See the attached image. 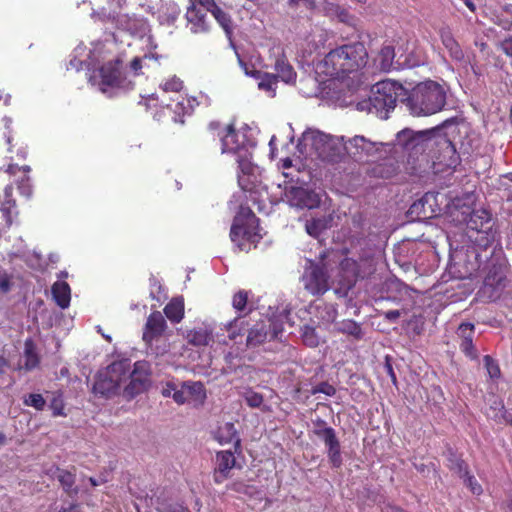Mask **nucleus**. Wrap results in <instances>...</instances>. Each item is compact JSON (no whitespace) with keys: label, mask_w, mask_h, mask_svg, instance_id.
I'll return each instance as SVG.
<instances>
[{"label":"nucleus","mask_w":512,"mask_h":512,"mask_svg":"<svg viewBox=\"0 0 512 512\" xmlns=\"http://www.w3.org/2000/svg\"><path fill=\"white\" fill-rule=\"evenodd\" d=\"M368 60L366 47L361 42L341 45L329 51L320 63L322 72L332 78H343L363 68Z\"/></svg>","instance_id":"obj_1"},{"label":"nucleus","mask_w":512,"mask_h":512,"mask_svg":"<svg viewBox=\"0 0 512 512\" xmlns=\"http://www.w3.org/2000/svg\"><path fill=\"white\" fill-rule=\"evenodd\" d=\"M446 104L443 87L427 80L417 84L406 98V106L414 116H429L440 112Z\"/></svg>","instance_id":"obj_2"},{"label":"nucleus","mask_w":512,"mask_h":512,"mask_svg":"<svg viewBox=\"0 0 512 512\" xmlns=\"http://www.w3.org/2000/svg\"><path fill=\"white\" fill-rule=\"evenodd\" d=\"M30 172L31 168L28 165L9 164L4 169V173L9 176L10 180V183L4 188L3 195H0V211L4 219L3 227L6 229L13 224L12 209L16 207V200L13 198V185H16L19 193L26 199H30L32 196Z\"/></svg>","instance_id":"obj_3"},{"label":"nucleus","mask_w":512,"mask_h":512,"mask_svg":"<svg viewBox=\"0 0 512 512\" xmlns=\"http://www.w3.org/2000/svg\"><path fill=\"white\" fill-rule=\"evenodd\" d=\"M406 91L402 84L392 80H382L372 88L368 100L358 103V109H367L380 119H387L389 113L396 107L399 97L405 96Z\"/></svg>","instance_id":"obj_4"},{"label":"nucleus","mask_w":512,"mask_h":512,"mask_svg":"<svg viewBox=\"0 0 512 512\" xmlns=\"http://www.w3.org/2000/svg\"><path fill=\"white\" fill-rule=\"evenodd\" d=\"M451 214L454 221L460 224L464 223L467 228L478 233L479 237L475 239L478 246L486 249L494 242V222L489 210L485 208L471 209L469 206H463L455 208Z\"/></svg>","instance_id":"obj_5"},{"label":"nucleus","mask_w":512,"mask_h":512,"mask_svg":"<svg viewBox=\"0 0 512 512\" xmlns=\"http://www.w3.org/2000/svg\"><path fill=\"white\" fill-rule=\"evenodd\" d=\"M262 236L259 233V219L250 208H241L235 216L230 230V239L241 251H249L256 246Z\"/></svg>","instance_id":"obj_6"},{"label":"nucleus","mask_w":512,"mask_h":512,"mask_svg":"<svg viewBox=\"0 0 512 512\" xmlns=\"http://www.w3.org/2000/svg\"><path fill=\"white\" fill-rule=\"evenodd\" d=\"M430 134V131L415 132L408 128L397 133V143L407 155V163L414 170L421 168L422 163L429 161L426 150L431 141Z\"/></svg>","instance_id":"obj_7"},{"label":"nucleus","mask_w":512,"mask_h":512,"mask_svg":"<svg viewBox=\"0 0 512 512\" xmlns=\"http://www.w3.org/2000/svg\"><path fill=\"white\" fill-rule=\"evenodd\" d=\"M127 370L122 362H113L97 373L93 384V393L110 397L117 393L121 383L126 379Z\"/></svg>","instance_id":"obj_8"},{"label":"nucleus","mask_w":512,"mask_h":512,"mask_svg":"<svg viewBox=\"0 0 512 512\" xmlns=\"http://www.w3.org/2000/svg\"><path fill=\"white\" fill-rule=\"evenodd\" d=\"M325 257L326 252L324 251L320 254L321 263L308 260L302 274L301 282L304 289L312 296H322L330 288L327 268L322 263Z\"/></svg>","instance_id":"obj_9"},{"label":"nucleus","mask_w":512,"mask_h":512,"mask_svg":"<svg viewBox=\"0 0 512 512\" xmlns=\"http://www.w3.org/2000/svg\"><path fill=\"white\" fill-rule=\"evenodd\" d=\"M151 365L147 361H137L130 373V382L125 387V393L130 397L145 392L151 384Z\"/></svg>","instance_id":"obj_10"},{"label":"nucleus","mask_w":512,"mask_h":512,"mask_svg":"<svg viewBox=\"0 0 512 512\" xmlns=\"http://www.w3.org/2000/svg\"><path fill=\"white\" fill-rule=\"evenodd\" d=\"M314 434L323 440L325 446L327 447V455L329 461L334 468H339L342 463L341 456V445L336 436V432L332 427H324L321 429H314Z\"/></svg>","instance_id":"obj_11"},{"label":"nucleus","mask_w":512,"mask_h":512,"mask_svg":"<svg viewBox=\"0 0 512 512\" xmlns=\"http://www.w3.org/2000/svg\"><path fill=\"white\" fill-rule=\"evenodd\" d=\"M270 56L274 57L273 68L276 71L278 80H282L285 83H294L296 81L297 74L289 63L284 49L280 46L273 47L270 50Z\"/></svg>","instance_id":"obj_12"},{"label":"nucleus","mask_w":512,"mask_h":512,"mask_svg":"<svg viewBox=\"0 0 512 512\" xmlns=\"http://www.w3.org/2000/svg\"><path fill=\"white\" fill-rule=\"evenodd\" d=\"M249 140L244 133L236 130L233 123L227 124L224 141L221 145V153L238 154L241 151L247 150Z\"/></svg>","instance_id":"obj_13"},{"label":"nucleus","mask_w":512,"mask_h":512,"mask_svg":"<svg viewBox=\"0 0 512 512\" xmlns=\"http://www.w3.org/2000/svg\"><path fill=\"white\" fill-rule=\"evenodd\" d=\"M167 323L160 311H153L147 318L143 331V341L151 345L165 333Z\"/></svg>","instance_id":"obj_14"},{"label":"nucleus","mask_w":512,"mask_h":512,"mask_svg":"<svg viewBox=\"0 0 512 512\" xmlns=\"http://www.w3.org/2000/svg\"><path fill=\"white\" fill-rule=\"evenodd\" d=\"M236 465L234 452L230 450L219 451L216 453V466L213 472L214 482L223 483L230 477V471Z\"/></svg>","instance_id":"obj_15"},{"label":"nucleus","mask_w":512,"mask_h":512,"mask_svg":"<svg viewBox=\"0 0 512 512\" xmlns=\"http://www.w3.org/2000/svg\"><path fill=\"white\" fill-rule=\"evenodd\" d=\"M227 125L219 121H211L201 135V143L205 148L215 149L221 147L224 141Z\"/></svg>","instance_id":"obj_16"},{"label":"nucleus","mask_w":512,"mask_h":512,"mask_svg":"<svg viewBox=\"0 0 512 512\" xmlns=\"http://www.w3.org/2000/svg\"><path fill=\"white\" fill-rule=\"evenodd\" d=\"M120 60L109 61L99 69L101 85L104 87H118L121 84Z\"/></svg>","instance_id":"obj_17"},{"label":"nucleus","mask_w":512,"mask_h":512,"mask_svg":"<svg viewBox=\"0 0 512 512\" xmlns=\"http://www.w3.org/2000/svg\"><path fill=\"white\" fill-rule=\"evenodd\" d=\"M181 390H184L186 402H191L194 406H202L206 401V389L200 381H185L181 384Z\"/></svg>","instance_id":"obj_18"},{"label":"nucleus","mask_w":512,"mask_h":512,"mask_svg":"<svg viewBox=\"0 0 512 512\" xmlns=\"http://www.w3.org/2000/svg\"><path fill=\"white\" fill-rule=\"evenodd\" d=\"M214 438L222 445L233 443L235 453L241 452V439L233 423L226 422L219 426L214 433Z\"/></svg>","instance_id":"obj_19"},{"label":"nucleus","mask_w":512,"mask_h":512,"mask_svg":"<svg viewBox=\"0 0 512 512\" xmlns=\"http://www.w3.org/2000/svg\"><path fill=\"white\" fill-rule=\"evenodd\" d=\"M292 201L299 208L313 209L320 205L321 199L312 190L295 188L292 190Z\"/></svg>","instance_id":"obj_20"},{"label":"nucleus","mask_w":512,"mask_h":512,"mask_svg":"<svg viewBox=\"0 0 512 512\" xmlns=\"http://www.w3.org/2000/svg\"><path fill=\"white\" fill-rule=\"evenodd\" d=\"M186 19L191 24L193 33H204L209 30L206 13L196 6L195 3L188 8Z\"/></svg>","instance_id":"obj_21"},{"label":"nucleus","mask_w":512,"mask_h":512,"mask_svg":"<svg viewBox=\"0 0 512 512\" xmlns=\"http://www.w3.org/2000/svg\"><path fill=\"white\" fill-rule=\"evenodd\" d=\"M439 35L441 42L444 45V47L448 50L450 57L457 62L463 61L464 52L460 44L454 38L450 28H442L439 32Z\"/></svg>","instance_id":"obj_22"},{"label":"nucleus","mask_w":512,"mask_h":512,"mask_svg":"<svg viewBox=\"0 0 512 512\" xmlns=\"http://www.w3.org/2000/svg\"><path fill=\"white\" fill-rule=\"evenodd\" d=\"M165 316L172 323H179L184 318V299L183 297L172 298L164 307Z\"/></svg>","instance_id":"obj_23"},{"label":"nucleus","mask_w":512,"mask_h":512,"mask_svg":"<svg viewBox=\"0 0 512 512\" xmlns=\"http://www.w3.org/2000/svg\"><path fill=\"white\" fill-rule=\"evenodd\" d=\"M52 295L56 304L65 309L69 306L71 300L70 286L66 282H56L52 286Z\"/></svg>","instance_id":"obj_24"},{"label":"nucleus","mask_w":512,"mask_h":512,"mask_svg":"<svg viewBox=\"0 0 512 512\" xmlns=\"http://www.w3.org/2000/svg\"><path fill=\"white\" fill-rule=\"evenodd\" d=\"M331 218L325 216L319 218H311L306 221L305 229L306 232L314 237L319 238L321 234L330 227Z\"/></svg>","instance_id":"obj_25"},{"label":"nucleus","mask_w":512,"mask_h":512,"mask_svg":"<svg viewBox=\"0 0 512 512\" xmlns=\"http://www.w3.org/2000/svg\"><path fill=\"white\" fill-rule=\"evenodd\" d=\"M504 277L499 275L496 272L489 271V273L484 278L483 287L481 289L482 293L488 294L489 298L495 297V292L502 286Z\"/></svg>","instance_id":"obj_26"},{"label":"nucleus","mask_w":512,"mask_h":512,"mask_svg":"<svg viewBox=\"0 0 512 512\" xmlns=\"http://www.w3.org/2000/svg\"><path fill=\"white\" fill-rule=\"evenodd\" d=\"M24 368L31 371L38 367L40 363L39 356L36 352V346L32 339H27L24 344Z\"/></svg>","instance_id":"obj_27"},{"label":"nucleus","mask_w":512,"mask_h":512,"mask_svg":"<svg viewBox=\"0 0 512 512\" xmlns=\"http://www.w3.org/2000/svg\"><path fill=\"white\" fill-rule=\"evenodd\" d=\"M395 49L392 45H383L377 57L379 67L382 71L388 72L393 68Z\"/></svg>","instance_id":"obj_28"},{"label":"nucleus","mask_w":512,"mask_h":512,"mask_svg":"<svg viewBox=\"0 0 512 512\" xmlns=\"http://www.w3.org/2000/svg\"><path fill=\"white\" fill-rule=\"evenodd\" d=\"M456 466L459 472H464L463 477L465 484L470 488L471 492L475 495H480L483 492L482 486L478 483L477 479L468 471L467 464L462 459L456 461Z\"/></svg>","instance_id":"obj_29"},{"label":"nucleus","mask_w":512,"mask_h":512,"mask_svg":"<svg viewBox=\"0 0 512 512\" xmlns=\"http://www.w3.org/2000/svg\"><path fill=\"white\" fill-rule=\"evenodd\" d=\"M161 394L163 397H172L178 405L186 403L187 398L184 396V390L177 389V386L172 381L161 383Z\"/></svg>","instance_id":"obj_30"},{"label":"nucleus","mask_w":512,"mask_h":512,"mask_svg":"<svg viewBox=\"0 0 512 512\" xmlns=\"http://www.w3.org/2000/svg\"><path fill=\"white\" fill-rule=\"evenodd\" d=\"M268 332L264 324L257 323L254 325L247 336V346L256 347L265 342L267 339Z\"/></svg>","instance_id":"obj_31"},{"label":"nucleus","mask_w":512,"mask_h":512,"mask_svg":"<svg viewBox=\"0 0 512 512\" xmlns=\"http://www.w3.org/2000/svg\"><path fill=\"white\" fill-rule=\"evenodd\" d=\"M187 339L192 345L206 346L211 341L212 335L206 328H197L188 332Z\"/></svg>","instance_id":"obj_32"},{"label":"nucleus","mask_w":512,"mask_h":512,"mask_svg":"<svg viewBox=\"0 0 512 512\" xmlns=\"http://www.w3.org/2000/svg\"><path fill=\"white\" fill-rule=\"evenodd\" d=\"M337 330L343 334L350 335L354 337L355 339L359 340L363 336L362 328L360 324H358L354 320H344L342 321Z\"/></svg>","instance_id":"obj_33"},{"label":"nucleus","mask_w":512,"mask_h":512,"mask_svg":"<svg viewBox=\"0 0 512 512\" xmlns=\"http://www.w3.org/2000/svg\"><path fill=\"white\" fill-rule=\"evenodd\" d=\"M278 83V76L271 73H264L260 78L258 87L261 90L271 93V96L275 95L276 85Z\"/></svg>","instance_id":"obj_34"},{"label":"nucleus","mask_w":512,"mask_h":512,"mask_svg":"<svg viewBox=\"0 0 512 512\" xmlns=\"http://www.w3.org/2000/svg\"><path fill=\"white\" fill-rule=\"evenodd\" d=\"M59 473L57 475V479L60 482L62 488L66 493H70L73 490V486L75 484V474L70 471L58 469Z\"/></svg>","instance_id":"obj_35"},{"label":"nucleus","mask_w":512,"mask_h":512,"mask_svg":"<svg viewBox=\"0 0 512 512\" xmlns=\"http://www.w3.org/2000/svg\"><path fill=\"white\" fill-rule=\"evenodd\" d=\"M25 406L33 407L37 411H42L46 405V400L40 393H30L23 397Z\"/></svg>","instance_id":"obj_36"},{"label":"nucleus","mask_w":512,"mask_h":512,"mask_svg":"<svg viewBox=\"0 0 512 512\" xmlns=\"http://www.w3.org/2000/svg\"><path fill=\"white\" fill-rule=\"evenodd\" d=\"M484 366L489 377L493 380H497L501 377V369L498 362L492 358L490 355H485L483 357Z\"/></svg>","instance_id":"obj_37"},{"label":"nucleus","mask_w":512,"mask_h":512,"mask_svg":"<svg viewBox=\"0 0 512 512\" xmlns=\"http://www.w3.org/2000/svg\"><path fill=\"white\" fill-rule=\"evenodd\" d=\"M211 14L214 16L219 25L225 30L226 33H230L231 31V18L230 16L224 12L219 6L211 11Z\"/></svg>","instance_id":"obj_38"},{"label":"nucleus","mask_w":512,"mask_h":512,"mask_svg":"<svg viewBox=\"0 0 512 512\" xmlns=\"http://www.w3.org/2000/svg\"><path fill=\"white\" fill-rule=\"evenodd\" d=\"M461 352L471 360H477L479 357L478 350L473 343V338L462 340L459 342Z\"/></svg>","instance_id":"obj_39"},{"label":"nucleus","mask_w":512,"mask_h":512,"mask_svg":"<svg viewBox=\"0 0 512 512\" xmlns=\"http://www.w3.org/2000/svg\"><path fill=\"white\" fill-rule=\"evenodd\" d=\"M302 340L309 347H316L319 344V339L314 327L305 326L302 332Z\"/></svg>","instance_id":"obj_40"},{"label":"nucleus","mask_w":512,"mask_h":512,"mask_svg":"<svg viewBox=\"0 0 512 512\" xmlns=\"http://www.w3.org/2000/svg\"><path fill=\"white\" fill-rule=\"evenodd\" d=\"M475 333V326L470 322H463L458 326L456 331L460 341L473 338Z\"/></svg>","instance_id":"obj_41"},{"label":"nucleus","mask_w":512,"mask_h":512,"mask_svg":"<svg viewBox=\"0 0 512 512\" xmlns=\"http://www.w3.org/2000/svg\"><path fill=\"white\" fill-rule=\"evenodd\" d=\"M244 398L247 405L251 408H259L264 402L263 395L253 390L247 391L244 395Z\"/></svg>","instance_id":"obj_42"},{"label":"nucleus","mask_w":512,"mask_h":512,"mask_svg":"<svg viewBox=\"0 0 512 512\" xmlns=\"http://www.w3.org/2000/svg\"><path fill=\"white\" fill-rule=\"evenodd\" d=\"M248 302V292L245 290H239L232 300V306L237 311H244Z\"/></svg>","instance_id":"obj_43"},{"label":"nucleus","mask_w":512,"mask_h":512,"mask_svg":"<svg viewBox=\"0 0 512 512\" xmlns=\"http://www.w3.org/2000/svg\"><path fill=\"white\" fill-rule=\"evenodd\" d=\"M161 87L165 92H179L183 88V82L180 78L173 76L165 80Z\"/></svg>","instance_id":"obj_44"},{"label":"nucleus","mask_w":512,"mask_h":512,"mask_svg":"<svg viewBox=\"0 0 512 512\" xmlns=\"http://www.w3.org/2000/svg\"><path fill=\"white\" fill-rule=\"evenodd\" d=\"M434 200H435V195L434 194L426 193L418 202L413 203V205L411 206V210H412V212H415V211H418L420 207H422L423 213H424V217H427L426 210H425V205L428 204L429 207L431 208L432 205H431L430 202L434 201Z\"/></svg>","instance_id":"obj_45"},{"label":"nucleus","mask_w":512,"mask_h":512,"mask_svg":"<svg viewBox=\"0 0 512 512\" xmlns=\"http://www.w3.org/2000/svg\"><path fill=\"white\" fill-rule=\"evenodd\" d=\"M323 393L327 396H334L336 394V388L328 382H321L312 388L311 394Z\"/></svg>","instance_id":"obj_46"},{"label":"nucleus","mask_w":512,"mask_h":512,"mask_svg":"<svg viewBox=\"0 0 512 512\" xmlns=\"http://www.w3.org/2000/svg\"><path fill=\"white\" fill-rule=\"evenodd\" d=\"M443 144L448 153L451 154L450 161L446 164L448 167H455L459 162V157L456 154V149L450 140L444 139Z\"/></svg>","instance_id":"obj_47"},{"label":"nucleus","mask_w":512,"mask_h":512,"mask_svg":"<svg viewBox=\"0 0 512 512\" xmlns=\"http://www.w3.org/2000/svg\"><path fill=\"white\" fill-rule=\"evenodd\" d=\"M50 408L52 410V415L54 417L66 416V414L64 412L65 406H64L63 400L61 398H58V397L53 398L50 403Z\"/></svg>","instance_id":"obj_48"},{"label":"nucleus","mask_w":512,"mask_h":512,"mask_svg":"<svg viewBox=\"0 0 512 512\" xmlns=\"http://www.w3.org/2000/svg\"><path fill=\"white\" fill-rule=\"evenodd\" d=\"M498 48L510 59H512V35L505 37L499 42Z\"/></svg>","instance_id":"obj_49"},{"label":"nucleus","mask_w":512,"mask_h":512,"mask_svg":"<svg viewBox=\"0 0 512 512\" xmlns=\"http://www.w3.org/2000/svg\"><path fill=\"white\" fill-rule=\"evenodd\" d=\"M229 490L235 491L237 493L248 494L249 490L252 489V486L247 485L243 481H234L227 486Z\"/></svg>","instance_id":"obj_50"},{"label":"nucleus","mask_w":512,"mask_h":512,"mask_svg":"<svg viewBox=\"0 0 512 512\" xmlns=\"http://www.w3.org/2000/svg\"><path fill=\"white\" fill-rule=\"evenodd\" d=\"M11 288V281L8 274L0 270V293H7Z\"/></svg>","instance_id":"obj_51"},{"label":"nucleus","mask_w":512,"mask_h":512,"mask_svg":"<svg viewBox=\"0 0 512 512\" xmlns=\"http://www.w3.org/2000/svg\"><path fill=\"white\" fill-rule=\"evenodd\" d=\"M350 145L355 147L356 149H361V151L366 150L368 142L363 136H355L350 140Z\"/></svg>","instance_id":"obj_52"},{"label":"nucleus","mask_w":512,"mask_h":512,"mask_svg":"<svg viewBox=\"0 0 512 512\" xmlns=\"http://www.w3.org/2000/svg\"><path fill=\"white\" fill-rule=\"evenodd\" d=\"M300 3H303L307 9H313L315 7L314 0H289L288 5L290 8H297Z\"/></svg>","instance_id":"obj_53"},{"label":"nucleus","mask_w":512,"mask_h":512,"mask_svg":"<svg viewBox=\"0 0 512 512\" xmlns=\"http://www.w3.org/2000/svg\"><path fill=\"white\" fill-rule=\"evenodd\" d=\"M194 3L196 5L197 4L200 5L208 12H211L213 9H215L218 6L214 0H195Z\"/></svg>","instance_id":"obj_54"},{"label":"nucleus","mask_w":512,"mask_h":512,"mask_svg":"<svg viewBox=\"0 0 512 512\" xmlns=\"http://www.w3.org/2000/svg\"><path fill=\"white\" fill-rule=\"evenodd\" d=\"M238 168L243 174H249L252 170L251 163L244 160V159H238Z\"/></svg>","instance_id":"obj_55"},{"label":"nucleus","mask_w":512,"mask_h":512,"mask_svg":"<svg viewBox=\"0 0 512 512\" xmlns=\"http://www.w3.org/2000/svg\"><path fill=\"white\" fill-rule=\"evenodd\" d=\"M384 368H385L387 374L391 377L392 382L395 384L396 381H397V378H396V375H395V372L393 370L392 364H391V362H390L388 357H386Z\"/></svg>","instance_id":"obj_56"},{"label":"nucleus","mask_w":512,"mask_h":512,"mask_svg":"<svg viewBox=\"0 0 512 512\" xmlns=\"http://www.w3.org/2000/svg\"><path fill=\"white\" fill-rule=\"evenodd\" d=\"M384 316L388 321L395 322L401 316V313L399 310H389L385 312Z\"/></svg>","instance_id":"obj_57"},{"label":"nucleus","mask_w":512,"mask_h":512,"mask_svg":"<svg viewBox=\"0 0 512 512\" xmlns=\"http://www.w3.org/2000/svg\"><path fill=\"white\" fill-rule=\"evenodd\" d=\"M130 67L131 69L134 71V72H138L142 69V61H141V58L139 57H135L132 59V61L130 62Z\"/></svg>","instance_id":"obj_58"},{"label":"nucleus","mask_w":512,"mask_h":512,"mask_svg":"<svg viewBox=\"0 0 512 512\" xmlns=\"http://www.w3.org/2000/svg\"><path fill=\"white\" fill-rule=\"evenodd\" d=\"M500 406H501V410L503 411V418H504V420L506 421L507 424L512 426V414L507 413V411L505 410L503 404H500Z\"/></svg>","instance_id":"obj_59"},{"label":"nucleus","mask_w":512,"mask_h":512,"mask_svg":"<svg viewBox=\"0 0 512 512\" xmlns=\"http://www.w3.org/2000/svg\"><path fill=\"white\" fill-rule=\"evenodd\" d=\"M414 467L415 469L419 472V473H422L424 474L426 469H427V466L425 464H417V463H414Z\"/></svg>","instance_id":"obj_60"},{"label":"nucleus","mask_w":512,"mask_h":512,"mask_svg":"<svg viewBox=\"0 0 512 512\" xmlns=\"http://www.w3.org/2000/svg\"><path fill=\"white\" fill-rule=\"evenodd\" d=\"M316 428L315 429H321V428H324V427H327L326 426V422L322 419H317L315 422H314Z\"/></svg>","instance_id":"obj_61"},{"label":"nucleus","mask_w":512,"mask_h":512,"mask_svg":"<svg viewBox=\"0 0 512 512\" xmlns=\"http://www.w3.org/2000/svg\"><path fill=\"white\" fill-rule=\"evenodd\" d=\"M465 5L469 8L470 11L474 12L476 10L475 4L471 0H463Z\"/></svg>","instance_id":"obj_62"},{"label":"nucleus","mask_w":512,"mask_h":512,"mask_svg":"<svg viewBox=\"0 0 512 512\" xmlns=\"http://www.w3.org/2000/svg\"><path fill=\"white\" fill-rule=\"evenodd\" d=\"M283 168H290L292 166V160L290 158H286L283 160L282 164Z\"/></svg>","instance_id":"obj_63"},{"label":"nucleus","mask_w":512,"mask_h":512,"mask_svg":"<svg viewBox=\"0 0 512 512\" xmlns=\"http://www.w3.org/2000/svg\"><path fill=\"white\" fill-rule=\"evenodd\" d=\"M7 442V437L4 432H0V446L5 445Z\"/></svg>","instance_id":"obj_64"}]
</instances>
